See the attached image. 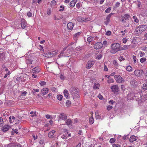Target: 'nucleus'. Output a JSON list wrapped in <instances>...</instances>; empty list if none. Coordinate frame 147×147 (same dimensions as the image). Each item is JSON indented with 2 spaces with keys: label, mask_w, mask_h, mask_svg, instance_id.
Returning a JSON list of instances; mask_svg holds the SVG:
<instances>
[{
  "label": "nucleus",
  "mask_w": 147,
  "mask_h": 147,
  "mask_svg": "<svg viewBox=\"0 0 147 147\" xmlns=\"http://www.w3.org/2000/svg\"><path fill=\"white\" fill-rule=\"evenodd\" d=\"M26 62L27 65H30L32 64V60L31 59H26Z\"/></svg>",
  "instance_id": "obj_24"
},
{
  "label": "nucleus",
  "mask_w": 147,
  "mask_h": 147,
  "mask_svg": "<svg viewBox=\"0 0 147 147\" xmlns=\"http://www.w3.org/2000/svg\"><path fill=\"white\" fill-rule=\"evenodd\" d=\"M113 147H120L121 145L119 144H112Z\"/></svg>",
  "instance_id": "obj_49"
},
{
  "label": "nucleus",
  "mask_w": 147,
  "mask_h": 147,
  "mask_svg": "<svg viewBox=\"0 0 147 147\" xmlns=\"http://www.w3.org/2000/svg\"><path fill=\"white\" fill-rule=\"evenodd\" d=\"M129 45H124L123 47V50H126L129 49Z\"/></svg>",
  "instance_id": "obj_44"
},
{
  "label": "nucleus",
  "mask_w": 147,
  "mask_h": 147,
  "mask_svg": "<svg viewBox=\"0 0 147 147\" xmlns=\"http://www.w3.org/2000/svg\"><path fill=\"white\" fill-rule=\"evenodd\" d=\"M111 31H109V30L107 31L106 33V34L107 35H108V36L110 35H111Z\"/></svg>",
  "instance_id": "obj_51"
},
{
  "label": "nucleus",
  "mask_w": 147,
  "mask_h": 147,
  "mask_svg": "<svg viewBox=\"0 0 147 147\" xmlns=\"http://www.w3.org/2000/svg\"><path fill=\"white\" fill-rule=\"evenodd\" d=\"M59 117L60 119L63 120H65L67 118V115L63 113H61Z\"/></svg>",
  "instance_id": "obj_10"
},
{
  "label": "nucleus",
  "mask_w": 147,
  "mask_h": 147,
  "mask_svg": "<svg viewBox=\"0 0 147 147\" xmlns=\"http://www.w3.org/2000/svg\"><path fill=\"white\" fill-rule=\"evenodd\" d=\"M48 89L46 88H43L41 90L42 93L43 95L46 94L48 92Z\"/></svg>",
  "instance_id": "obj_19"
},
{
  "label": "nucleus",
  "mask_w": 147,
  "mask_h": 147,
  "mask_svg": "<svg viewBox=\"0 0 147 147\" xmlns=\"http://www.w3.org/2000/svg\"><path fill=\"white\" fill-rule=\"evenodd\" d=\"M27 93V92L26 91H24L21 94L22 96H25L26 94Z\"/></svg>",
  "instance_id": "obj_62"
},
{
  "label": "nucleus",
  "mask_w": 147,
  "mask_h": 147,
  "mask_svg": "<svg viewBox=\"0 0 147 147\" xmlns=\"http://www.w3.org/2000/svg\"><path fill=\"white\" fill-rule=\"evenodd\" d=\"M4 55L2 53H0V61L3 60L4 59Z\"/></svg>",
  "instance_id": "obj_35"
},
{
  "label": "nucleus",
  "mask_w": 147,
  "mask_h": 147,
  "mask_svg": "<svg viewBox=\"0 0 147 147\" xmlns=\"http://www.w3.org/2000/svg\"><path fill=\"white\" fill-rule=\"evenodd\" d=\"M66 105H69L71 104V102L69 100H67L66 102Z\"/></svg>",
  "instance_id": "obj_56"
},
{
  "label": "nucleus",
  "mask_w": 147,
  "mask_h": 147,
  "mask_svg": "<svg viewBox=\"0 0 147 147\" xmlns=\"http://www.w3.org/2000/svg\"><path fill=\"white\" fill-rule=\"evenodd\" d=\"M132 68L130 65L128 66L126 68V69L128 71L131 72L132 71Z\"/></svg>",
  "instance_id": "obj_29"
},
{
  "label": "nucleus",
  "mask_w": 147,
  "mask_h": 147,
  "mask_svg": "<svg viewBox=\"0 0 147 147\" xmlns=\"http://www.w3.org/2000/svg\"><path fill=\"white\" fill-rule=\"evenodd\" d=\"M142 88L143 90H147V82H145L144 83L143 86Z\"/></svg>",
  "instance_id": "obj_26"
},
{
  "label": "nucleus",
  "mask_w": 147,
  "mask_h": 147,
  "mask_svg": "<svg viewBox=\"0 0 147 147\" xmlns=\"http://www.w3.org/2000/svg\"><path fill=\"white\" fill-rule=\"evenodd\" d=\"M74 26V24L72 22H69L67 24V28L68 30H71L73 29Z\"/></svg>",
  "instance_id": "obj_11"
},
{
  "label": "nucleus",
  "mask_w": 147,
  "mask_h": 147,
  "mask_svg": "<svg viewBox=\"0 0 147 147\" xmlns=\"http://www.w3.org/2000/svg\"><path fill=\"white\" fill-rule=\"evenodd\" d=\"M112 106L110 105H109L107 106V109L108 111H110L112 109Z\"/></svg>",
  "instance_id": "obj_50"
},
{
  "label": "nucleus",
  "mask_w": 147,
  "mask_h": 147,
  "mask_svg": "<svg viewBox=\"0 0 147 147\" xmlns=\"http://www.w3.org/2000/svg\"><path fill=\"white\" fill-rule=\"evenodd\" d=\"M39 84L41 86H43L46 84V82L44 81H40Z\"/></svg>",
  "instance_id": "obj_45"
},
{
  "label": "nucleus",
  "mask_w": 147,
  "mask_h": 147,
  "mask_svg": "<svg viewBox=\"0 0 147 147\" xmlns=\"http://www.w3.org/2000/svg\"><path fill=\"white\" fill-rule=\"evenodd\" d=\"M93 37L92 36L89 37L87 39V40L88 42H90L93 40Z\"/></svg>",
  "instance_id": "obj_30"
},
{
  "label": "nucleus",
  "mask_w": 147,
  "mask_h": 147,
  "mask_svg": "<svg viewBox=\"0 0 147 147\" xmlns=\"http://www.w3.org/2000/svg\"><path fill=\"white\" fill-rule=\"evenodd\" d=\"M147 28V26L145 25H142L139 26H137L135 31V33L137 36H139L145 31Z\"/></svg>",
  "instance_id": "obj_2"
},
{
  "label": "nucleus",
  "mask_w": 147,
  "mask_h": 147,
  "mask_svg": "<svg viewBox=\"0 0 147 147\" xmlns=\"http://www.w3.org/2000/svg\"><path fill=\"white\" fill-rule=\"evenodd\" d=\"M58 51L56 50L53 51H49L47 53V56H45L48 57H51L57 54Z\"/></svg>",
  "instance_id": "obj_6"
},
{
  "label": "nucleus",
  "mask_w": 147,
  "mask_h": 147,
  "mask_svg": "<svg viewBox=\"0 0 147 147\" xmlns=\"http://www.w3.org/2000/svg\"><path fill=\"white\" fill-rule=\"evenodd\" d=\"M3 125V121L2 118L0 117V127H2Z\"/></svg>",
  "instance_id": "obj_40"
},
{
  "label": "nucleus",
  "mask_w": 147,
  "mask_h": 147,
  "mask_svg": "<svg viewBox=\"0 0 147 147\" xmlns=\"http://www.w3.org/2000/svg\"><path fill=\"white\" fill-rule=\"evenodd\" d=\"M9 128H10V126L8 125H5L3 127L2 130L3 132H5L8 131Z\"/></svg>",
  "instance_id": "obj_13"
},
{
  "label": "nucleus",
  "mask_w": 147,
  "mask_h": 147,
  "mask_svg": "<svg viewBox=\"0 0 147 147\" xmlns=\"http://www.w3.org/2000/svg\"><path fill=\"white\" fill-rule=\"evenodd\" d=\"M63 94H64V96L67 99H68L69 98V92L68 91L66 90H64L63 91Z\"/></svg>",
  "instance_id": "obj_18"
},
{
  "label": "nucleus",
  "mask_w": 147,
  "mask_h": 147,
  "mask_svg": "<svg viewBox=\"0 0 147 147\" xmlns=\"http://www.w3.org/2000/svg\"><path fill=\"white\" fill-rule=\"evenodd\" d=\"M103 46V45L102 43L98 42L94 44V49H99L102 48Z\"/></svg>",
  "instance_id": "obj_7"
},
{
  "label": "nucleus",
  "mask_w": 147,
  "mask_h": 147,
  "mask_svg": "<svg viewBox=\"0 0 147 147\" xmlns=\"http://www.w3.org/2000/svg\"><path fill=\"white\" fill-rule=\"evenodd\" d=\"M111 89L112 91L114 92H117L119 91V87L117 85H114L111 87Z\"/></svg>",
  "instance_id": "obj_9"
},
{
  "label": "nucleus",
  "mask_w": 147,
  "mask_h": 147,
  "mask_svg": "<svg viewBox=\"0 0 147 147\" xmlns=\"http://www.w3.org/2000/svg\"><path fill=\"white\" fill-rule=\"evenodd\" d=\"M133 18L134 19V21L136 23H138L139 22V20L138 19L136 18L135 16H134L133 17Z\"/></svg>",
  "instance_id": "obj_33"
},
{
  "label": "nucleus",
  "mask_w": 147,
  "mask_h": 147,
  "mask_svg": "<svg viewBox=\"0 0 147 147\" xmlns=\"http://www.w3.org/2000/svg\"><path fill=\"white\" fill-rule=\"evenodd\" d=\"M119 59L120 61H124L125 60V59L123 56L120 55L119 56Z\"/></svg>",
  "instance_id": "obj_48"
},
{
  "label": "nucleus",
  "mask_w": 147,
  "mask_h": 147,
  "mask_svg": "<svg viewBox=\"0 0 147 147\" xmlns=\"http://www.w3.org/2000/svg\"><path fill=\"white\" fill-rule=\"evenodd\" d=\"M128 96L129 98L132 96L130 98V100H136L138 101L139 104H141L142 102L145 101L144 100L142 99V97H144V96H141L140 93H135L134 94L129 93L128 95Z\"/></svg>",
  "instance_id": "obj_1"
},
{
  "label": "nucleus",
  "mask_w": 147,
  "mask_h": 147,
  "mask_svg": "<svg viewBox=\"0 0 147 147\" xmlns=\"http://www.w3.org/2000/svg\"><path fill=\"white\" fill-rule=\"evenodd\" d=\"M143 72V70L142 69H137L134 71V73L136 76L140 77L142 75Z\"/></svg>",
  "instance_id": "obj_8"
},
{
  "label": "nucleus",
  "mask_w": 147,
  "mask_h": 147,
  "mask_svg": "<svg viewBox=\"0 0 147 147\" xmlns=\"http://www.w3.org/2000/svg\"><path fill=\"white\" fill-rule=\"evenodd\" d=\"M120 4V3L119 2H117L115 4V6L117 7H118L119 6Z\"/></svg>",
  "instance_id": "obj_63"
},
{
  "label": "nucleus",
  "mask_w": 147,
  "mask_h": 147,
  "mask_svg": "<svg viewBox=\"0 0 147 147\" xmlns=\"http://www.w3.org/2000/svg\"><path fill=\"white\" fill-rule=\"evenodd\" d=\"M121 21L123 23H125L126 22V19H125L124 16H121Z\"/></svg>",
  "instance_id": "obj_43"
},
{
  "label": "nucleus",
  "mask_w": 147,
  "mask_h": 147,
  "mask_svg": "<svg viewBox=\"0 0 147 147\" xmlns=\"http://www.w3.org/2000/svg\"><path fill=\"white\" fill-rule=\"evenodd\" d=\"M146 60V59L145 58H142L140 59V61L141 63H143L144 62H145Z\"/></svg>",
  "instance_id": "obj_37"
},
{
  "label": "nucleus",
  "mask_w": 147,
  "mask_h": 147,
  "mask_svg": "<svg viewBox=\"0 0 147 147\" xmlns=\"http://www.w3.org/2000/svg\"><path fill=\"white\" fill-rule=\"evenodd\" d=\"M131 84L133 87L136 86L137 85V82L135 80H131L130 82Z\"/></svg>",
  "instance_id": "obj_17"
},
{
  "label": "nucleus",
  "mask_w": 147,
  "mask_h": 147,
  "mask_svg": "<svg viewBox=\"0 0 147 147\" xmlns=\"http://www.w3.org/2000/svg\"><path fill=\"white\" fill-rule=\"evenodd\" d=\"M111 9V7H109L105 10V12L107 13H109L110 12Z\"/></svg>",
  "instance_id": "obj_42"
},
{
  "label": "nucleus",
  "mask_w": 147,
  "mask_h": 147,
  "mask_svg": "<svg viewBox=\"0 0 147 147\" xmlns=\"http://www.w3.org/2000/svg\"><path fill=\"white\" fill-rule=\"evenodd\" d=\"M116 141V139L114 138H112L110 139L109 142L111 143H114Z\"/></svg>",
  "instance_id": "obj_34"
},
{
  "label": "nucleus",
  "mask_w": 147,
  "mask_h": 147,
  "mask_svg": "<svg viewBox=\"0 0 147 147\" xmlns=\"http://www.w3.org/2000/svg\"><path fill=\"white\" fill-rule=\"evenodd\" d=\"M100 85L98 84H95L93 86V88L94 89H97L99 88Z\"/></svg>",
  "instance_id": "obj_27"
},
{
  "label": "nucleus",
  "mask_w": 147,
  "mask_h": 147,
  "mask_svg": "<svg viewBox=\"0 0 147 147\" xmlns=\"http://www.w3.org/2000/svg\"><path fill=\"white\" fill-rule=\"evenodd\" d=\"M76 7L77 8L79 9L80 7V4L79 3H77Z\"/></svg>",
  "instance_id": "obj_64"
},
{
  "label": "nucleus",
  "mask_w": 147,
  "mask_h": 147,
  "mask_svg": "<svg viewBox=\"0 0 147 147\" xmlns=\"http://www.w3.org/2000/svg\"><path fill=\"white\" fill-rule=\"evenodd\" d=\"M55 132L56 131L54 130H52L48 134L49 137L50 138H52Z\"/></svg>",
  "instance_id": "obj_21"
},
{
  "label": "nucleus",
  "mask_w": 147,
  "mask_h": 147,
  "mask_svg": "<svg viewBox=\"0 0 147 147\" xmlns=\"http://www.w3.org/2000/svg\"><path fill=\"white\" fill-rule=\"evenodd\" d=\"M9 119H12L14 121V120L15 119V117L14 116H10L9 117Z\"/></svg>",
  "instance_id": "obj_60"
},
{
  "label": "nucleus",
  "mask_w": 147,
  "mask_h": 147,
  "mask_svg": "<svg viewBox=\"0 0 147 147\" xmlns=\"http://www.w3.org/2000/svg\"><path fill=\"white\" fill-rule=\"evenodd\" d=\"M77 2V0H74L71 1L70 3V6L72 7H74Z\"/></svg>",
  "instance_id": "obj_20"
},
{
  "label": "nucleus",
  "mask_w": 147,
  "mask_h": 147,
  "mask_svg": "<svg viewBox=\"0 0 147 147\" xmlns=\"http://www.w3.org/2000/svg\"><path fill=\"white\" fill-rule=\"evenodd\" d=\"M51 12V9L50 8H48L47 9V13L48 15H50Z\"/></svg>",
  "instance_id": "obj_41"
},
{
  "label": "nucleus",
  "mask_w": 147,
  "mask_h": 147,
  "mask_svg": "<svg viewBox=\"0 0 147 147\" xmlns=\"http://www.w3.org/2000/svg\"><path fill=\"white\" fill-rule=\"evenodd\" d=\"M60 78L62 80H64L65 79V76H63L62 74H61L59 75Z\"/></svg>",
  "instance_id": "obj_46"
},
{
  "label": "nucleus",
  "mask_w": 147,
  "mask_h": 147,
  "mask_svg": "<svg viewBox=\"0 0 147 147\" xmlns=\"http://www.w3.org/2000/svg\"><path fill=\"white\" fill-rule=\"evenodd\" d=\"M40 71V68L38 67H36L32 69L33 73L35 74H37Z\"/></svg>",
  "instance_id": "obj_14"
},
{
  "label": "nucleus",
  "mask_w": 147,
  "mask_h": 147,
  "mask_svg": "<svg viewBox=\"0 0 147 147\" xmlns=\"http://www.w3.org/2000/svg\"><path fill=\"white\" fill-rule=\"evenodd\" d=\"M107 81L108 83H114V80L113 78H111L108 80Z\"/></svg>",
  "instance_id": "obj_38"
},
{
  "label": "nucleus",
  "mask_w": 147,
  "mask_h": 147,
  "mask_svg": "<svg viewBox=\"0 0 147 147\" xmlns=\"http://www.w3.org/2000/svg\"><path fill=\"white\" fill-rule=\"evenodd\" d=\"M18 129H12V135H13V132L16 133V134H18Z\"/></svg>",
  "instance_id": "obj_32"
},
{
  "label": "nucleus",
  "mask_w": 147,
  "mask_h": 147,
  "mask_svg": "<svg viewBox=\"0 0 147 147\" xmlns=\"http://www.w3.org/2000/svg\"><path fill=\"white\" fill-rule=\"evenodd\" d=\"M94 122L93 117H92L89 118V123L90 124H92Z\"/></svg>",
  "instance_id": "obj_28"
},
{
  "label": "nucleus",
  "mask_w": 147,
  "mask_h": 147,
  "mask_svg": "<svg viewBox=\"0 0 147 147\" xmlns=\"http://www.w3.org/2000/svg\"><path fill=\"white\" fill-rule=\"evenodd\" d=\"M81 33V32L76 33L73 36L74 39L76 40L77 38L79 36L80 34Z\"/></svg>",
  "instance_id": "obj_16"
},
{
  "label": "nucleus",
  "mask_w": 147,
  "mask_h": 147,
  "mask_svg": "<svg viewBox=\"0 0 147 147\" xmlns=\"http://www.w3.org/2000/svg\"><path fill=\"white\" fill-rule=\"evenodd\" d=\"M57 98L58 100L61 101L62 100L63 96L60 94H58L57 95Z\"/></svg>",
  "instance_id": "obj_31"
},
{
  "label": "nucleus",
  "mask_w": 147,
  "mask_h": 147,
  "mask_svg": "<svg viewBox=\"0 0 147 147\" xmlns=\"http://www.w3.org/2000/svg\"><path fill=\"white\" fill-rule=\"evenodd\" d=\"M130 17V16L128 14H125L124 15V17L126 20H129V18Z\"/></svg>",
  "instance_id": "obj_36"
},
{
  "label": "nucleus",
  "mask_w": 147,
  "mask_h": 147,
  "mask_svg": "<svg viewBox=\"0 0 147 147\" xmlns=\"http://www.w3.org/2000/svg\"><path fill=\"white\" fill-rule=\"evenodd\" d=\"M109 103L112 105H113L114 103H115V101H114L113 100H111L109 101Z\"/></svg>",
  "instance_id": "obj_58"
},
{
  "label": "nucleus",
  "mask_w": 147,
  "mask_h": 147,
  "mask_svg": "<svg viewBox=\"0 0 147 147\" xmlns=\"http://www.w3.org/2000/svg\"><path fill=\"white\" fill-rule=\"evenodd\" d=\"M110 18H109V17H106V21H105L104 22L106 26L109 23L110 20Z\"/></svg>",
  "instance_id": "obj_25"
},
{
  "label": "nucleus",
  "mask_w": 147,
  "mask_h": 147,
  "mask_svg": "<svg viewBox=\"0 0 147 147\" xmlns=\"http://www.w3.org/2000/svg\"><path fill=\"white\" fill-rule=\"evenodd\" d=\"M66 120L65 121V123L66 125H71L72 123V121L71 119H69Z\"/></svg>",
  "instance_id": "obj_23"
},
{
  "label": "nucleus",
  "mask_w": 147,
  "mask_h": 147,
  "mask_svg": "<svg viewBox=\"0 0 147 147\" xmlns=\"http://www.w3.org/2000/svg\"><path fill=\"white\" fill-rule=\"evenodd\" d=\"M10 74V71H8V72L7 73V74H6L5 76H4L3 78H6Z\"/></svg>",
  "instance_id": "obj_47"
},
{
  "label": "nucleus",
  "mask_w": 147,
  "mask_h": 147,
  "mask_svg": "<svg viewBox=\"0 0 147 147\" xmlns=\"http://www.w3.org/2000/svg\"><path fill=\"white\" fill-rule=\"evenodd\" d=\"M136 137L134 136H131L129 139V141L131 142H133L134 141L136 140Z\"/></svg>",
  "instance_id": "obj_22"
},
{
  "label": "nucleus",
  "mask_w": 147,
  "mask_h": 147,
  "mask_svg": "<svg viewBox=\"0 0 147 147\" xmlns=\"http://www.w3.org/2000/svg\"><path fill=\"white\" fill-rule=\"evenodd\" d=\"M123 43H125L127 41V39L125 38L123 39Z\"/></svg>",
  "instance_id": "obj_61"
},
{
  "label": "nucleus",
  "mask_w": 147,
  "mask_h": 147,
  "mask_svg": "<svg viewBox=\"0 0 147 147\" xmlns=\"http://www.w3.org/2000/svg\"><path fill=\"white\" fill-rule=\"evenodd\" d=\"M94 62L93 61H89L86 65V67L88 69H90L94 65Z\"/></svg>",
  "instance_id": "obj_12"
},
{
  "label": "nucleus",
  "mask_w": 147,
  "mask_h": 147,
  "mask_svg": "<svg viewBox=\"0 0 147 147\" xmlns=\"http://www.w3.org/2000/svg\"><path fill=\"white\" fill-rule=\"evenodd\" d=\"M98 97L100 100H102L103 98L102 96L100 94H98Z\"/></svg>",
  "instance_id": "obj_54"
},
{
  "label": "nucleus",
  "mask_w": 147,
  "mask_h": 147,
  "mask_svg": "<svg viewBox=\"0 0 147 147\" xmlns=\"http://www.w3.org/2000/svg\"><path fill=\"white\" fill-rule=\"evenodd\" d=\"M45 117L46 118H47V119H50L52 118V117H51V116L49 115H46Z\"/></svg>",
  "instance_id": "obj_55"
},
{
  "label": "nucleus",
  "mask_w": 147,
  "mask_h": 147,
  "mask_svg": "<svg viewBox=\"0 0 147 147\" xmlns=\"http://www.w3.org/2000/svg\"><path fill=\"white\" fill-rule=\"evenodd\" d=\"M140 57H142L145 55V53L143 52L140 51Z\"/></svg>",
  "instance_id": "obj_57"
},
{
  "label": "nucleus",
  "mask_w": 147,
  "mask_h": 147,
  "mask_svg": "<svg viewBox=\"0 0 147 147\" xmlns=\"http://www.w3.org/2000/svg\"><path fill=\"white\" fill-rule=\"evenodd\" d=\"M71 90L72 95L74 98H78L79 97V93L77 89L75 88H72Z\"/></svg>",
  "instance_id": "obj_4"
},
{
  "label": "nucleus",
  "mask_w": 147,
  "mask_h": 147,
  "mask_svg": "<svg viewBox=\"0 0 147 147\" xmlns=\"http://www.w3.org/2000/svg\"><path fill=\"white\" fill-rule=\"evenodd\" d=\"M114 77L117 82L118 83H123L125 82L124 79L119 75H115Z\"/></svg>",
  "instance_id": "obj_5"
},
{
  "label": "nucleus",
  "mask_w": 147,
  "mask_h": 147,
  "mask_svg": "<svg viewBox=\"0 0 147 147\" xmlns=\"http://www.w3.org/2000/svg\"><path fill=\"white\" fill-rule=\"evenodd\" d=\"M120 45L118 43H115L112 44L111 46L110 52L112 54H115L121 50Z\"/></svg>",
  "instance_id": "obj_3"
},
{
  "label": "nucleus",
  "mask_w": 147,
  "mask_h": 147,
  "mask_svg": "<svg viewBox=\"0 0 147 147\" xmlns=\"http://www.w3.org/2000/svg\"><path fill=\"white\" fill-rule=\"evenodd\" d=\"M21 24L23 29L25 28L26 26V23L24 20H22L21 21Z\"/></svg>",
  "instance_id": "obj_15"
},
{
  "label": "nucleus",
  "mask_w": 147,
  "mask_h": 147,
  "mask_svg": "<svg viewBox=\"0 0 147 147\" xmlns=\"http://www.w3.org/2000/svg\"><path fill=\"white\" fill-rule=\"evenodd\" d=\"M113 63L114 65H115L116 66H118V63L115 60L113 62Z\"/></svg>",
  "instance_id": "obj_59"
},
{
  "label": "nucleus",
  "mask_w": 147,
  "mask_h": 147,
  "mask_svg": "<svg viewBox=\"0 0 147 147\" xmlns=\"http://www.w3.org/2000/svg\"><path fill=\"white\" fill-rule=\"evenodd\" d=\"M51 4L52 5H55L56 4V2L55 0H53L51 1Z\"/></svg>",
  "instance_id": "obj_52"
},
{
  "label": "nucleus",
  "mask_w": 147,
  "mask_h": 147,
  "mask_svg": "<svg viewBox=\"0 0 147 147\" xmlns=\"http://www.w3.org/2000/svg\"><path fill=\"white\" fill-rule=\"evenodd\" d=\"M27 15L28 17H31V16H32V13L30 12V11H29V12H28V13H27Z\"/></svg>",
  "instance_id": "obj_53"
},
{
  "label": "nucleus",
  "mask_w": 147,
  "mask_h": 147,
  "mask_svg": "<svg viewBox=\"0 0 147 147\" xmlns=\"http://www.w3.org/2000/svg\"><path fill=\"white\" fill-rule=\"evenodd\" d=\"M102 55L101 54H100L97 55L96 57V59H97L99 60L102 57Z\"/></svg>",
  "instance_id": "obj_39"
}]
</instances>
